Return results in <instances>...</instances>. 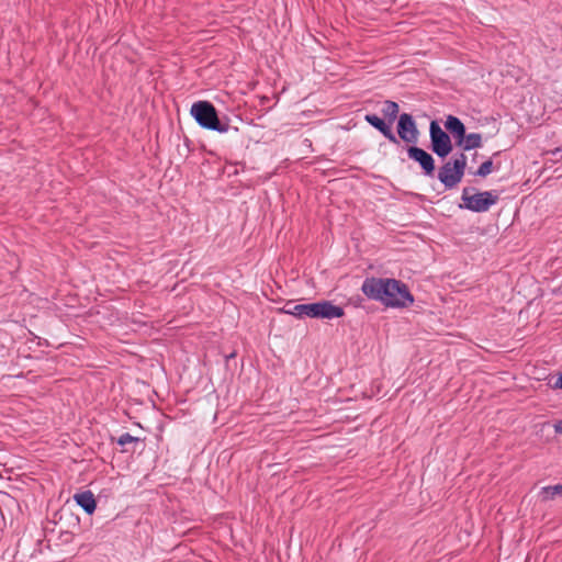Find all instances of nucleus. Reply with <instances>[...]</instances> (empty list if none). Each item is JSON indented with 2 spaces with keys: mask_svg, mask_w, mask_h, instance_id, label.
Wrapping results in <instances>:
<instances>
[{
  "mask_svg": "<svg viewBox=\"0 0 562 562\" xmlns=\"http://www.w3.org/2000/svg\"><path fill=\"white\" fill-rule=\"evenodd\" d=\"M465 167L467 157L464 154H460L440 167L438 179L447 190L453 189L461 182Z\"/></svg>",
  "mask_w": 562,
  "mask_h": 562,
  "instance_id": "nucleus-4",
  "label": "nucleus"
},
{
  "mask_svg": "<svg viewBox=\"0 0 562 562\" xmlns=\"http://www.w3.org/2000/svg\"><path fill=\"white\" fill-rule=\"evenodd\" d=\"M361 291L370 300L381 302L387 307H406L414 302L408 286L396 279L367 278L361 285Z\"/></svg>",
  "mask_w": 562,
  "mask_h": 562,
  "instance_id": "nucleus-1",
  "label": "nucleus"
},
{
  "mask_svg": "<svg viewBox=\"0 0 562 562\" xmlns=\"http://www.w3.org/2000/svg\"><path fill=\"white\" fill-rule=\"evenodd\" d=\"M554 431L562 435V419L554 424Z\"/></svg>",
  "mask_w": 562,
  "mask_h": 562,
  "instance_id": "nucleus-17",
  "label": "nucleus"
},
{
  "mask_svg": "<svg viewBox=\"0 0 562 562\" xmlns=\"http://www.w3.org/2000/svg\"><path fill=\"white\" fill-rule=\"evenodd\" d=\"M384 105L393 106V105H398V104H397L396 102H394V101L385 100V101H384Z\"/></svg>",
  "mask_w": 562,
  "mask_h": 562,
  "instance_id": "nucleus-20",
  "label": "nucleus"
},
{
  "mask_svg": "<svg viewBox=\"0 0 562 562\" xmlns=\"http://www.w3.org/2000/svg\"><path fill=\"white\" fill-rule=\"evenodd\" d=\"M540 493L544 501L553 499L557 495L562 496V484L543 486Z\"/></svg>",
  "mask_w": 562,
  "mask_h": 562,
  "instance_id": "nucleus-13",
  "label": "nucleus"
},
{
  "mask_svg": "<svg viewBox=\"0 0 562 562\" xmlns=\"http://www.w3.org/2000/svg\"><path fill=\"white\" fill-rule=\"evenodd\" d=\"M446 128L459 138H462L465 133L463 123L458 117L451 115L446 121Z\"/></svg>",
  "mask_w": 562,
  "mask_h": 562,
  "instance_id": "nucleus-11",
  "label": "nucleus"
},
{
  "mask_svg": "<svg viewBox=\"0 0 562 562\" xmlns=\"http://www.w3.org/2000/svg\"><path fill=\"white\" fill-rule=\"evenodd\" d=\"M191 115L203 128L226 133L229 128V120L220 117L216 108H190Z\"/></svg>",
  "mask_w": 562,
  "mask_h": 562,
  "instance_id": "nucleus-5",
  "label": "nucleus"
},
{
  "mask_svg": "<svg viewBox=\"0 0 562 562\" xmlns=\"http://www.w3.org/2000/svg\"><path fill=\"white\" fill-rule=\"evenodd\" d=\"M553 387L554 389H562V373L555 380V382L553 384Z\"/></svg>",
  "mask_w": 562,
  "mask_h": 562,
  "instance_id": "nucleus-18",
  "label": "nucleus"
},
{
  "mask_svg": "<svg viewBox=\"0 0 562 562\" xmlns=\"http://www.w3.org/2000/svg\"><path fill=\"white\" fill-rule=\"evenodd\" d=\"M366 121L375 127L385 138H387L393 144H398V139L392 131L391 124L387 123L386 120L381 119L375 114H367L364 116Z\"/></svg>",
  "mask_w": 562,
  "mask_h": 562,
  "instance_id": "nucleus-9",
  "label": "nucleus"
},
{
  "mask_svg": "<svg viewBox=\"0 0 562 562\" xmlns=\"http://www.w3.org/2000/svg\"><path fill=\"white\" fill-rule=\"evenodd\" d=\"M192 105L201 106V105H212V104L209 101H195V102H193Z\"/></svg>",
  "mask_w": 562,
  "mask_h": 562,
  "instance_id": "nucleus-19",
  "label": "nucleus"
},
{
  "mask_svg": "<svg viewBox=\"0 0 562 562\" xmlns=\"http://www.w3.org/2000/svg\"><path fill=\"white\" fill-rule=\"evenodd\" d=\"M407 155L411 159L417 161L422 169L424 170L425 175L431 176L435 171V160L430 154H428L426 150L412 146L407 149Z\"/></svg>",
  "mask_w": 562,
  "mask_h": 562,
  "instance_id": "nucleus-8",
  "label": "nucleus"
},
{
  "mask_svg": "<svg viewBox=\"0 0 562 562\" xmlns=\"http://www.w3.org/2000/svg\"><path fill=\"white\" fill-rule=\"evenodd\" d=\"M390 109H391L392 111H391L390 113H387V119H386V121H387V123H390V124H391V126H392V125H393V122H394V120H395V117H396V114H397V112H398V108H390Z\"/></svg>",
  "mask_w": 562,
  "mask_h": 562,
  "instance_id": "nucleus-16",
  "label": "nucleus"
},
{
  "mask_svg": "<svg viewBox=\"0 0 562 562\" xmlns=\"http://www.w3.org/2000/svg\"><path fill=\"white\" fill-rule=\"evenodd\" d=\"M430 140L432 151L441 158L448 156L452 149L449 135L435 121L430 123Z\"/></svg>",
  "mask_w": 562,
  "mask_h": 562,
  "instance_id": "nucleus-6",
  "label": "nucleus"
},
{
  "mask_svg": "<svg viewBox=\"0 0 562 562\" xmlns=\"http://www.w3.org/2000/svg\"><path fill=\"white\" fill-rule=\"evenodd\" d=\"M138 441V438L137 437H134L132 436L131 434L128 432H125L123 435H121L117 439V443L120 446H126L128 443H132V442H137Z\"/></svg>",
  "mask_w": 562,
  "mask_h": 562,
  "instance_id": "nucleus-15",
  "label": "nucleus"
},
{
  "mask_svg": "<svg viewBox=\"0 0 562 562\" xmlns=\"http://www.w3.org/2000/svg\"><path fill=\"white\" fill-rule=\"evenodd\" d=\"M493 162L492 160L484 161L476 170L475 175L479 177H486L492 172Z\"/></svg>",
  "mask_w": 562,
  "mask_h": 562,
  "instance_id": "nucleus-14",
  "label": "nucleus"
},
{
  "mask_svg": "<svg viewBox=\"0 0 562 562\" xmlns=\"http://www.w3.org/2000/svg\"><path fill=\"white\" fill-rule=\"evenodd\" d=\"M74 499L87 514L91 515L94 513L97 503L91 491L76 493Z\"/></svg>",
  "mask_w": 562,
  "mask_h": 562,
  "instance_id": "nucleus-10",
  "label": "nucleus"
},
{
  "mask_svg": "<svg viewBox=\"0 0 562 562\" xmlns=\"http://www.w3.org/2000/svg\"><path fill=\"white\" fill-rule=\"evenodd\" d=\"M281 312L297 318L310 317L334 319L340 318L345 315L344 308L333 304L330 301H319L306 304H293L289 302Z\"/></svg>",
  "mask_w": 562,
  "mask_h": 562,
  "instance_id": "nucleus-2",
  "label": "nucleus"
},
{
  "mask_svg": "<svg viewBox=\"0 0 562 562\" xmlns=\"http://www.w3.org/2000/svg\"><path fill=\"white\" fill-rule=\"evenodd\" d=\"M472 189L463 188L462 190V204L460 209H465L475 213L487 212L491 206L495 205L498 201V194L494 191H483L471 194Z\"/></svg>",
  "mask_w": 562,
  "mask_h": 562,
  "instance_id": "nucleus-3",
  "label": "nucleus"
},
{
  "mask_svg": "<svg viewBox=\"0 0 562 562\" xmlns=\"http://www.w3.org/2000/svg\"><path fill=\"white\" fill-rule=\"evenodd\" d=\"M397 134L406 143L417 142L418 131L411 114L403 113L400 115Z\"/></svg>",
  "mask_w": 562,
  "mask_h": 562,
  "instance_id": "nucleus-7",
  "label": "nucleus"
},
{
  "mask_svg": "<svg viewBox=\"0 0 562 562\" xmlns=\"http://www.w3.org/2000/svg\"><path fill=\"white\" fill-rule=\"evenodd\" d=\"M481 135L477 133H471L462 138H459V144L464 150H471L481 146Z\"/></svg>",
  "mask_w": 562,
  "mask_h": 562,
  "instance_id": "nucleus-12",
  "label": "nucleus"
}]
</instances>
